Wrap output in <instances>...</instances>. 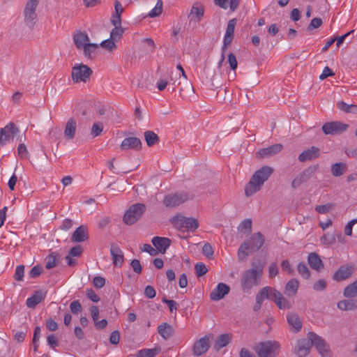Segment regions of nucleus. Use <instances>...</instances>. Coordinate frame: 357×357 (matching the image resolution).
I'll list each match as a JSON object with an SVG mask.
<instances>
[{"label": "nucleus", "instance_id": "3c124183", "mask_svg": "<svg viewBox=\"0 0 357 357\" xmlns=\"http://www.w3.org/2000/svg\"><path fill=\"white\" fill-rule=\"evenodd\" d=\"M70 309L73 314H77L82 312V307L80 302L78 300H75L70 303Z\"/></svg>", "mask_w": 357, "mask_h": 357}, {"label": "nucleus", "instance_id": "4c0bfd02", "mask_svg": "<svg viewBox=\"0 0 357 357\" xmlns=\"http://www.w3.org/2000/svg\"><path fill=\"white\" fill-rule=\"evenodd\" d=\"M343 294L347 298H354L357 296V280L347 286Z\"/></svg>", "mask_w": 357, "mask_h": 357}, {"label": "nucleus", "instance_id": "4be33fe9", "mask_svg": "<svg viewBox=\"0 0 357 357\" xmlns=\"http://www.w3.org/2000/svg\"><path fill=\"white\" fill-rule=\"evenodd\" d=\"M277 290L271 287H265L260 289L256 295V302H262L265 299H268L273 301V295L276 293Z\"/></svg>", "mask_w": 357, "mask_h": 357}, {"label": "nucleus", "instance_id": "37998d69", "mask_svg": "<svg viewBox=\"0 0 357 357\" xmlns=\"http://www.w3.org/2000/svg\"><path fill=\"white\" fill-rule=\"evenodd\" d=\"M162 1L158 0L155 7L149 13V17H155L159 16L162 11Z\"/></svg>", "mask_w": 357, "mask_h": 357}, {"label": "nucleus", "instance_id": "f8f14e48", "mask_svg": "<svg viewBox=\"0 0 357 357\" xmlns=\"http://www.w3.org/2000/svg\"><path fill=\"white\" fill-rule=\"evenodd\" d=\"M188 199L186 193L169 194L164 197L163 204L166 207L173 208L184 203Z\"/></svg>", "mask_w": 357, "mask_h": 357}, {"label": "nucleus", "instance_id": "c756f323", "mask_svg": "<svg viewBox=\"0 0 357 357\" xmlns=\"http://www.w3.org/2000/svg\"><path fill=\"white\" fill-rule=\"evenodd\" d=\"M73 40L76 47L81 50L84 45L89 43L90 39L86 33L79 31L74 35Z\"/></svg>", "mask_w": 357, "mask_h": 357}, {"label": "nucleus", "instance_id": "e433bc0d", "mask_svg": "<svg viewBox=\"0 0 357 357\" xmlns=\"http://www.w3.org/2000/svg\"><path fill=\"white\" fill-rule=\"evenodd\" d=\"M347 169V165L343 162H337L331 166L332 175L338 177L342 176Z\"/></svg>", "mask_w": 357, "mask_h": 357}, {"label": "nucleus", "instance_id": "09e8293b", "mask_svg": "<svg viewBox=\"0 0 357 357\" xmlns=\"http://www.w3.org/2000/svg\"><path fill=\"white\" fill-rule=\"evenodd\" d=\"M123 31L124 30L121 26H115L110 33V38L116 40L122 36Z\"/></svg>", "mask_w": 357, "mask_h": 357}, {"label": "nucleus", "instance_id": "052dcab7", "mask_svg": "<svg viewBox=\"0 0 357 357\" xmlns=\"http://www.w3.org/2000/svg\"><path fill=\"white\" fill-rule=\"evenodd\" d=\"M82 247L78 245L73 247L70 250L68 255H70L71 257H79L82 255Z\"/></svg>", "mask_w": 357, "mask_h": 357}, {"label": "nucleus", "instance_id": "f03ea898", "mask_svg": "<svg viewBox=\"0 0 357 357\" xmlns=\"http://www.w3.org/2000/svg\"><path fill=\"white\" fill-rule=\"evenodd\" d=\"M273 172V168L267 165L263 166L256 171L252 176L249 183L245 185V195L250 197L259 191L264 182L269 178Z\"/></svg>", "mask_w": 357, "mask_h": 357}, {"label": "nucleus", "instance_id": "9b49d317", "mask_svg": "<svg viewBox=\"0 0 357 357\" xmlns=\"http://www.w3.org/2000/svg\"><path fill=\"white\" fill-rule=\"evenodd\" d=\"M349 125L340 121H331L325 123L322 126V130L325 135H340L347 130Z\"/></svg>", "mask_w": 357, "mask_h": 357}, {"label": "nucleus", "instance_id": "cd10ccee", "mask_svg": "<svg viewBox=\"0 0 357 357\" xmlns=\"http://www.w3.org/2000/svg\"><path fill=\"white\" fill-rule=\"evenodd\" d=\"M273 297V302L280 310H288L291 307L290 302L287 298H284L279 291L277 290Z\"/></svg>", "mask_w": 357, "mask_h": 357}, {"label": "nucleus", "instance_id": "5701e85b", "mask_svg": "<svg viewBox=\"0 0 357 357\" xmlns=\"http://www.w3.org/2000/svg\"><path fill=\"white\" fill-rule=\"evenodd\" d=\"M309 339H302L298 341L295 352L298 357H305L310 351L311 344Z\"/></svg>", "mask_w": 357, "mask_h": 357}, {"label": "nucleus", "instance_id": "20e7f679", "mask_svg": "<svg viewBox=\"0 0 357 357\" xmlns=\"http://www.w3.org/2000/svg\"><path fill=\"white\" fill-rule=\"evenodd\" d=\"M280 349L279 342L271 340L259 342L254 347V350L259 357H276Z\"/></svg>", "mask_w": 357, "mask_h": 357}, {"label": "nucleus", "instance_id": "f3484780", "mask_svg": "<svg viewBox=\"0 0 357 357\" xmlns=\"http://www.w3.org/2000/svg\"><path fill=\"white\" fill-rule=\"evenodd\" d=\"M120 147L124 151L128 149L139 151L142 149V142L135 137H126L122 141Z\"/></svg>", "mask_w": 357, "mask_h": 357}, {"label": "nucleus", "instance_id": "39448f33", "mask_svg": "<svg viewBox=\"0 0 357 357\" xmlns=\"http://www.w3.org/2000/svg\"><path fill=\"white\" fill-rule=\"evenodd\" d=\"M307 338L309 339L311 345H314L316 347L317 351L321 356L331 357V354L329 345L322 337L318 335L314 332H309L307 333Z\"/></svg>", "mask_w": 357, "mask_h": 357}, {"label": "nucleus", "instance_id": "338daca9", "mask_svg": "<svg viewBox=\"0 0 357 357\" xmlns=\"http://www.w3.org/2000/svg\"><path fill=\"white\" fill-rule=\"evenodd\" d=\"M144 295L149 298H153L156 295V291L152 286L148 285L145 287Z\"/></svg>", "mask_w": 357, "mask_h": 357}, {"label": "nucleus", "instance_id": "680f3d73", "mask_svg": "<svg viewBox=\"0 0 357 357\" xmlns=\"http://www.w3.org/2000/svg\"><path fill=\"white\" fill-rule=\"evenodd\" d=\"M228 63L229 64L230 68L233 70H235L237 68L238 63L236 58V56L233 53H229L228 55Z\"/></svg>", "mask_w": 357, "mask_h": 357}, {"label": "nucleus", "instance_id": "5fc2aeb1", "mask_svg": "<svg viewBox=\"0 0 357 357\" xmlns=\"http://www.w3.org/2000/svg\"><path fill=\"white\" fill-rule=\"evenodd\" d=\"M43 268L39 265L34 266L29 273V277L34 279L37 278L42 273Z\"/></svg>", "mask_w": 357, "mask_h": 357}, {"label": "nucleus", "instance_id": "c85d7f7f", "mask_svg": "<svg viewBox=\"0 0 357 357\" xmlns=\"http://www.w3.org/2000/svg\"><path fill=\"white\" fill-rule=\"evenodd\" d=\"M45 295L42 291H36L31 297L26 299V305L29 307L34 308L45 298Z\"/></svg>", "mask_w": 357, "mask_h": 357}, {"label": "nucleus", "instance_id": "ea45409f", "mask_svg": "<svg viewBox=\"0 0 357 357\" xmlns=\"http://www.w3.org/2000/svg\"><path fill=\"white\" fill-rule=\"evenodd\" d=\"M159 352V348L143 349L138 351L137 357H155Z\"/></svg>", "mask_w": 357, "mask_h": 357}, {"label": "nucleus", "instance_id": "dca6fc26", "mask_svg": "<svg viewBox=\"0 0 357 357\" xmlns=\"http://www.w3.org/2000/svg\"><path fill=\"white\" fill-rule=\"evenodd\" d=\"M236 22V19L233 18L231 20H229L227 23L226 31L223 38V52L225 51V50L227 49V47L231 45L234 39V33Z\"/></svg>", "mask_w": 357, "mask_h": 357}, {"label": "nucleus", "instance_id": "c03bdc74", "mask_svg": "<svg viewBox=\"0 0 357 357\" xmlns=\"http://www.w3.org/2000/svg\"><path fill=\"white\" fill-rule=\"evenodd\" d=\"M297 270L299 274L305 279H308L310 277V272L304 262H300L297 266Z\"/></svg>", "mask_w": 357, "mask_h": 357}, {"label": "nucleus", "instance_id": "72a5a7b5", "mask_svg": "<svg viewBox=\"0 0 357 357\" xmlns=\"http://www.w3.org/2000/svg\"><path fill=\"white\" fill-rule=\"evenodd\" d=\"M98 47V44L96 43H86V45H84L82 48L84 51V56L88 59H93L96 56Z\"/></svg>", "mask_w": 357, "mask_h": 357}, {"label": "nucleus", "instance_id": "a211bd4d", "mask_svg": "<svg viewBox=\"0 0 357 357\" xmlns=\"http://www.w3.org/2000/svg\"><path fill=\"white\" fill-rule=\"evenodd\" d=\"M209 347V340L206 336H204L195 342L193 345V354L197 356H201L206 353Z\"/></svg>", "mask_w": 357, "mask_h": 357}, {"label": "nucleus", "instance_id": "bb28decb", "mask_svg": "<svg viewBox=\"0 0 357 357\" xmlns=\"http://www.w3.org/2000/svg\"><path fill=\"white\" fill-rule=\"evenodd\" d=\"M307 261L310 267L317 271H320L324 268V264L319 256L316 252H311L309 254Z\"/></svg>", "mask_w": 357, "mask_h": 357}, {"label": "nucleus", "instance_id": "13d9d810", "mask_svg": "<svg viewBox=\"0 0 357 357\" xmlns=\"http://www.w3.org/2000/svg\"><path fill=\"white\" fill-rule=\"evenodd\" d=\"M47 342L48 345L52 349H55V348L59 345L58 340L54 334H51L47 337Z\"/></svg>", "mask_w": 357, "mask_h": 357}, {"label": "nucleus", "instance_id": "c9c22d12", "mask_svg": "<svg viewBox=\"0 0 357 357\" xmlns=\"http://www.w3.org/2000/svg\"><path fill=\"white\" fill-rule=\"evenodd\" d=\"M144 135L148 146H153L160 141L159 137L153 131L147 130Z\"/></svg>", "mask_w": 357, "mask_h": 357}, {"label": "nucleus", "instance_id": "774afa93", "mask_svg": "<svg viewBox=\"0 0 357 357\" xmlns=\"http://www.w3.org/2000/svg\"><path fill=\"white\" fill-rule=\"evenodd\" d=\"M46 327L50 331H55L58 328L57 323L52 319L50 318L46 320Z\"/></svg>", "mask_w": 357, "mask_h": 357}, {"label": "nucleus", "instance_id": "58836bf2", "mask_svg": "<svg viewBox=\"0 0 357 357\" xmlns=\"http://www.w3.org/2000/svg\"><path fill=\"white\" fill-rule=\"evenodd\" d=\"M337 107L346 113L357 114V105H349L343 101H340L337 104Z\"/></svg>", "mask_w": 357, "mask_h": 357}, {"label": "nucleus", "instance_id": "a19ab883", "mask_svg": "<svg viewBox=\"0 0 357 357\" xmlns=\"http://www.w3.org/2000/svg\"><path fill=\"white\" fill-rule=\"evenodd\" d=\"M316 167H309L305 169L298 176L301 178V181L303 183L307 182L314 174L315 172Z\"/></svg>", "mask_w": 357, "mask_h": 357}, {"label": "nucleus", "instance_id": "2eb2a0df", "mask_svg": "<svg viewBox=\"0 0 357 357\" xmlns=\"http://www.w3.org/2000/svg\"><path fill=\"white\" fill-rule=\"evenodd\" d=\"M230 291V287L225 283L220 282L210 294V299L213 301H218L222 299Z\"/></svg>", "mask_w": 357, "mask_h": 357}, {"label": "nucleus", "instance_id": "aec40b11", "mask_svg": "<svg viewBox=\"0 0 357 357\" xmlns=\"http://www.w3.org/2000/svg\"><path fill=\"white\" fill-rule=\"evenodd\" d=\"M110 254L114 266L121 267L123 262L124 256L123 252L116 244L112 243L111 245Z\"/></svg>", "mask_w": 357, "mask_h": 357}, {"label": "nucleus", "instance_id": "4d7b16f0", "mask_svg": "<svg viewBox=\"0 0 357 357\" xmlns=\"http://www.w3.org/2000/svg\"><path fill=\"white\" fill-rule=\"evenodd\" d=\"M322 23H323V22L321 18H319V17L313 18L307 26V31H311L314 29L319 28V26H321Z\"/></svg>", "mask_w": 357, "mask_h": 357}, {"label": "nucleus", "instance_id": "ddd939ff", "mask_svg": "<svg viewBox=\"0 0 357 357\" xmlns=\"http://www.w3.org/2000/svg\"><path fill=\"white\" fill-rule=\"evenodd\" d=\"M354 269V266L353 265L347 264L341 266L334 273L333 280L337 282L345 280L352 275Z\"/></svg>", "mask_w": 357, "mask_h": 357}, {"label": "nucleus", "instance_id": "6ab92c4d", "mask_svg": "<svg viewBox=\"0 0 357 357\" xmlns=\"http://www.w3.org/2000/svg\"><path fill=\"white\" fill-rule=\"evenodd\" d=\"M89 238L87 227L84 225H80L73 233L71 241L74 243H82Z\"/></svg>", "mask_w": 357, "mask_h": 357}, {"label": "nucleus", "instance_id": "2f4dec72", "mask_svg": "<svg viewBox=\"0 0 357 357\" xmlns=\"http://www.w3.org/2000/svg\"><path fill=\"white\" fill-rule=\"evenodd\" d=\"M299 282L296 278L291 279L285 285L284 294L288 296H294L298 291Z\"/></svg>", "mask_w": 357, "mask_h": 357}, {"label": "nucleus", "instance_id": "69168bd1", "mask_svg": "<svg viewBox=\"0 0 357 357\" xmlns=\"http://www.w3.org/2000/svg\"><path fill=\"white\" fill-rule=\"evenodd\" d=\"M281 267L283 271L287 272L289 274L291 275L294 273V269L292 268L288 260H283L281 262Z\"/></svg>", "mask_w": 357, "mask_h": 357}, {"label": "nucleus", "instance_id": "a18cd8bd", "mask_svg": "<svg viewBox=\"0 0 357 357\" xmlns=\"http://www.w3.org/2000/svg\"><path fill=\"white\" fill-rule=\"evenodd\" d=\"M99 46L102 47V48L107 50L109 51H112L116 47V45L114 43V40H112L111 38L107 40H105L102 43L98 45Z\"/></svg>", "mask_w": 357, "mask_h": 357}, {"label": "nucleus", "instance_id": "423d86ee", "mask_svg": "<svg viewBox=\"0 0 357 357\" xmlns=\"http://www.w3.org/2000/svg\"><path fill=\"white\" fill-rule=\"evenodd\" d=\"M146 207L144 204L137 203L132 204L126 211L124 216L123 221L126 225H131L136 222L142 215L144 213Z\"/></svg>", "mask_w": 357, "mask_h": 357}, {"label": "nucleus", "instance_id": "8fccbe9b", "mask_svg": "<svg viewBox=\"0 0 357 357\" xmlns=\"http://www.w3.org/2000/svg\"><path fill=\"white\" fill-rule=\"evenodd\" d=\"M195 269L197 277H200L205 275L208 271L206 265L202 262H199L196 264L195 266Z\"/></svg>", "mask_w": 357, "mask_h": 357}, {"label": "nucleus", "instance_id": "bf43d9fd", "mask_svg": "<svg viewBox=\"0 0 357 357\" xmlns=\"http://www.w3.org/2000/svg\"><path fill=\"white\" fill-rule=\"evenodd\" d=\"M333 207L331 204H326L324 205H319L315 207V210L320 214H325L328 213Z\"/></svg>", "mask_w": 357, "mask_h": 357}, {"label": "nucleus", "instance_id": "0e129e2a", "mask_svg": "<svg viewBox=\"0 0 357 357\" xmlns=\"http://www.w3.org/2000/svg\"><path fill=\"white\" fill-rule=\"evenodd\" d=\"M333 75H335V73L333 72V70L329 67L326 66L324 68L322 73L320 75L319 79L321 80H324L327 77H332Z\"/></svg>", "mask_w": 357, "mask_h": 357}, {"label": "nucleus", "instance_id": "0eeeda50", "mask_svg": "<svg viewBox=\"0 0 357 357\" xmlns=\"http://www.w3.org/2000/svg\"><path fill=\"white\" fill-rule=\"evenodd\" d=\"M172 222L178 229H185L188 231H194L199 227L197 220L193 218H187L181 215H175L172 218Z\"/></svg>", "mask_w": 357, "mask_h": 357}, {"label": "nucleus", "instance_id": "79ce46f5", "mask_svg": "<svg viewBox=\"0 0 357 357\" xmlns=\"http://www.w3.org/2000/svg\"><path fill=\"white\" fill-rule=\"evenodd\" d=\"M57 257L58 254L56 252H51L50 254H49L45 259V260L47 261L45 268L47 269H51L55 267L57 264Z\"/></svg>", "mask_w": 357, "mask_h": 357}, {"label": "nucleus", "instance_id": "7ed1b4c3", "mask_svg": "<svg viewBox=\"0 0 357 357\" xmlns=\"http://www.w3.org/2000/svg\"><path fill=\"white\" fill-rule=\"evenodd\" d=\"M265 238L261 232L253 234L249 241H244L239 247L238 257L239 260H245L248 254L247 250L258 251L264 244Z\"/></svg>", "mask_w": 357, "mask_h": 357}, {"label": "nucleus", "instance_id": "f704fd0d", "mask_svg": "<svg viewBox=\"0 0 357 357\" xmlns=\"http://www.w3.org/2000/svg\"><path fill=\"white\" fill-rule=\"evenodd\" d=\"M231 337L229 334H222L217 337L214 344V348L216 350L226 347L231 341Z\"/></svg>", "mask_w": 357, "mask_h": 357}, {"label": "nucleus", "instance_id": "6e6552de", "mask_svg": "<svg viewBox=\"0 0 357 357\" xmlns=\"http://www.w3.org/2000/svg\"><path fill=\"white\" fill-rule=\"evenodd\" d=\"M92 74L91 69L86 65L79 64L75 65L72 68L71 76L75 82H86Z\"/></svg>", "mask_w": 357, "mask_h": 357}, {"label": "nucleus", "instance_id": "49530a36", "mask_svg": "<svg viewBox=\"0 0 357 357\" xmlns=\"http://www.w3.org/2000/svg\"><path fill=\"white\" fill-rule=\"evenodd\" d=\"M103 130V126L100 122H95L91 128V133L93 137L99 136Z\"/></svg>", "mask_w": 357, "mask_h": 357}, {"label": "nucleus", "instance_id": "603ef678", "mask_svg": "<svg viewBox=\"0 0 357 357\" xmlns=\"http://www.w3.org/2000/svg\"><path fill=\"white\" fill-rule=\"evenodd\" d=\"M213 249L209 243H206L202 248V253L208 259H211L213 256Z\"/></svg>", "mask_w": 357, "mask_h": 357}, {"label": "nucleus", "instance_id": "b1692460", "mask_svg": "<svg viewBox=\"0 0 357 357\" xmlns=\"http://www.w3.org/2000/svg\"><path fill=\"white\" fill-rule=\"evenodd\" d=\"M319 149L315 146H312L307 150L303 151L299 155L298 160L301 162H305L307 160H312L319 158Z\"/></svg>", "mask_w": 357, "mask_h": 357}, {"label": "nucleus", "instance_id": "f257e3e1", "mask_svg": "<svg viewBox=\"0 0 357 357\" xmlns=\"http://www.w3.org/2000/svg\"><path fill=\"white\" fill-rule=\"evenodd\" d=\"M264 266L259 259L255 260L252 264V268L244 271L241 278V284L244 292L248 293L253 287L259 284Z\"/></svg>", "mask_w": 357, "mask_h": 357}, {"label": "nucleus", "instance_id": "6e6d98bb", "mask_svg": "<svg viewBox=\"0 0 357 357\" xmlns=\"http://www.w3.org/2000/svg\"><path fill=\"white\" fill-rule=\"evenodd\" d=\"M326 281L324 279H320L314 282L313 289L317 291H322L326 288Z\"/></svg>", "mask_w": 357, "mask_h": 357}, {"label": "nucleus", "instance_id": "4468645a", "mask_svg": "<svg viewBox=\"0 0 357 357\" xmlns=\"http://www.w3.org/2000/svg\"><path fill=\"white\" fill-rule=\"evenodd\" d=\"M283 149L281 144H275L266 148L259 149L256 153L258 158H269L280 153Z\"/></svg>", "mask_w": 357, "mask_h": 357}, {"label": "nucleus", "instance_id": "393cba45", "mask_svg": "<svg viewBox=\"0 0 357 357\" xmlns=\"http://www.w3.org/2000/svg\"><path fill=\"white\" fill-rule=\"evenodd\" d=\"M77 122L75 119L70 118L65 126L64 137L68 140L73 139L75 135Z\"/></svg>", "mask_w": 357, "mask_h": 357}, {"label": "nucleus", "instance_id": "de8ad7c7", "mask_svg": "<svg viewBox=\"0 0 357 357\" xmlns=\"http://www.w3.org/2000/svg\"><path fill=\"white\" fill-rule=\"evenodd\" d=\"M238 229L244 233H250L252 229V220L250 219L244 220L241 223Z\"/></svg>", "mask_w": 357, "mask_h": 357}, {"label": "nucleus", "instance_id": "9d476101", "mask_svg": "<svg viewBox=\"0 0 357 357\" xmlns=\"http://www.w3.org/2000/svg\"><path fill=\"white\" fill-rule=\"evenodd\" d=\"M38 3V0H29L25 6L24 15V22L29 28L32 29L35 24L34 20H36L37 15L36 10Z\"/></svg>", "mask_w": 357, "mask_h": 357}, {"label": "nucleus", "instance_id": "1a4fd4ad", "mask_svg": "<svg viewBox=\"0 0 357 357\" xmlns=\"http://www.w3.org/2000/svg\"><path fill=\"white\" fill-rule=\"evenodd\" d=\"M18 132V128L13 122L8 123L4 128H0V147L13 140Z\"/></svg>", "mask_w": 357, "mask_h": 357}, {"label": "nucleus", "instance_id": "412c9836", "mask_svg": "<svg viewBox=\"0 0 357 357\" xmlns=\"http://www.w3.org/2000/svg\"><path fill=\"white\" fill-rule=\"evenodd\" d=\"M151 243L160 252L164 254L170 246L172 241L167 237L154 236Z\"/></svg>", "mask_w": 357, "mask_h": 357}, {"label": "nucleus", "instance_id": "a878e982", "mask_svg": "<svg viewBox=\"0 0 357 357\" xmlns=\"http://www.w3.org/2000/svg\"><path fill=\"white\" fill-rule=\"evenodd\" d=\"M287 320L290 326L292 327L294 332H299L302 328V321L296 313H289L287 316Z\"/></svg>", "mask_w": 357, "mask_h": 357}, {"label": "nucleus", "instance_id": "864d4df0", "mask_svg": "<svg viewBox=\"0 0 357 357\" xmlns=\"http://www.w3.org/2000/svg\"><path fill=\"white\" fill-rule=\"evenodd\" d=\"M24 275V266L19 265L16 267L14 278L17 281H22Z\"/></svg>", "mask_w": 357, "mask_h": 357}, {"label": "nucleus", "instance_id": "e2e57ef3", "mask_svg": "<svg viewBox=\"0 0 357 357\" xmlns=\"http://www.w3.org/2000/svg\"><path fill=\"white\" fill-rule=\"evenodd\" d=\"M130 266L132 268L135 273L140 274L142 273V266L138 259H133L130 262Z\"/></svg>", "mask_w": 357, "mask_h": 357}, {"label": "nucleus", "instance_id": "7c9ffc66", "mask_svg": "<svg viewBox=\"0 0 357 357\" xmlns=\"http://www.w3.org/2000/svg\"><path fill=\"white\" fill-rule=\"evenodd\" d=\"M204 13V7L199 2L195 3L191 8L190 17L192 16L191 20L195 19L197 21H200Z\"/></svg>", "mask_w": 357, "mask_h": 357}, {"label": "nucleus", "instance_id": "473e14b6", "mask_svg": "<svg viewBox=\"0 0 357 357\" xmlns=\"http://www.w3.org/2000/svg\"><path fill=\"white\" fill-rule=\"evenodd\" d=\"M158 333L165 339H169L173 333L172 327L167 323H162L158 326Z\"/></svg>", "mask_w": 357, "mask_h": 357}]
</instances>
